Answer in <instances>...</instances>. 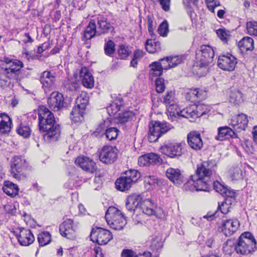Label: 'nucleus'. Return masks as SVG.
Wrapping results in <instances>:
<instances>
[{"instance_id":"nucleus-18","label":"nucleus","mask_w":257,"mask_h":257,"mask_svg":"<svg viewBox=\"0 0 257 257\" xmlns=\"http://www.w3.org/2000/svg\"><path fill=\"white\" fill-rule=\"evenodd\" d=\"M248 122L247 116L246 114L241 113L234 116L230 120V124L234 130L236 132H240L245 130Z\"/></svg>"},{"instance_id":"nucleus-33","label":"nucleus","mask_w":257,"mask_h":257,"mask_svg":"<svg viewBox=\"0 0 257 257\" xmlns=\"http://www.w3.org/2000/svg\"><path fill=\"white\" fill-rule=\"evenodd\" d=\"M85 109H82L76 105L73 107L71 113L70 118L74 122H82L84 119L83 115Z\"/></svg>"},{"instance_id":"nucleus-34","label":"nucleus","mask_w":257,"mask_h":257,"mask_svg":"<svg viewBox=\"0 0 257 257\" xmlns=\"http://www.w3.org/2000/svg\"><path fill=\"white\" fill-rule=\"evenodd\" d=\"M150 68L149 78L151 80L157 76H160L163 73V67L160 62H153L150 65Z\"/></svg>"},{"instance_id":"nucleus-21","label":"nucleus","mask_w":257,"mask_h":257,"mask_svg":"<svg viewBox=\"0 0 257 257\" xmlns=\"http://www.w3.org/2000/svg\"><path fill=\"white\" fill-rule=\"evenodd\" d=\"M239 226V222L236 219H226L222 224V231L226 236H229L235 232Z\"/></svg>"},{"instance_id":"nucleus-43","label":"nucleus","mask_w":257,"mask_h":257,"mask_svg":"<svg viewBox=\"0 0 257 257\" xmlns=\"http://www.w3.org/2000/svg\"><path fill=\"white\" fill-rule=\"evenodd\" d=\"M178 116L187 118H195L194 107L192 106L183 109L178 112Z\"/></svg>"},{"instance_id":"nucleus-61","label":"nucleus","mask_w":257,"mask_h":257,"mask_svg":"<svg viewBox=\"0 0 257 257\" xmlns=\"http://www.w3.org/2000/svg\"><path fill=\"white\" fill-rule=\"evenodd\" d=\"M147 25L148 32L151 36H153L154 35V29H153V19L151 16H147Z\"/></svg>"},{"instance_id":"nucleus-23","label":"nucleus","mask_w":257,"mask_h":257,"mask_svg":"<svg viewBox=\"0 0 257 257\" xmlns=\"http://www.w3.org/2000/svg\"><path fill=\"white\" fill-rule=\"evenodd\" d=\"M80 78L83 86L87 88H92L94 86V81L92 75L86 67L81 68L80 71Z\"/></svg>"},{"instance_id":"nucleus-8","label":"nucleus","mask_w":257,"mask_h":257,"mask_svg":"<svg viewBox=\"0 0 257 257\" xmlns=\"http://www.w3.org/2000/svg\"><path fill=\"white\" fill-rule=\"evenodd\" d=\"M90 237L93 242H95L99 245H104L112 239V235L108 230L96 227L92 229Z\"/></svg>"},{"instance_id":"nucleus-45","label":"nucleus","mask_w":257,"mask_h":257,"mask_svg":"<svg viewBox=\"0 0 257 257\" xmlns=\"http://www.w3.org/2000/svg\"><path fill=\"white\" fill-rule=\"evenodd\" d=\"M194 107V111L195 114V118L201 117L204 114H206L209 111L208 107L203 104H200Z\"/></svg>"},{"instance_id":"nucleus-56","label":"nucleus","mask_w":257,"mask_h":257,"mask_svg":"<svg viewBox=\"0 0 257 257\" xmlns=\"http://www.w3.org/2000/svg\"><path fill=\"white\" fill-rule=\"evenodd\" d=\"M169 63L170 64L171 68L177 66L181 64L183 60L181 56L177 55L174 56H168Z\"/></svg>"},{"instance_id":"nucleus-39","label":"nucleus","mask_w":257,"mask_h":257,"mask_svg":"<svg viewBox=\"0 0 257 257\" xmlns=\"http://www.w3.org/2000/svg\"><path fill=\"white\" fill-rule=\"evenodd\" d=\"M122 105L123 101L122 98L115 100L108 106L107 108L108 113L110 115H114L120 110Z\"/></svg>"},{"instance_id":"nucleus-32","label":"nucleus","mask_w":257,"mask_h":257,"mask_svg":"<svg viewBox=\"0 0 257 257\" xmlns=\"http://www.w3.org/2000/svg\"><path fill=\"white\" fill-rule=\"evenodd\" d=\"M116 189L120 191H124L129 190L133 184L124 176L119 177L115 181Z\"/></svg>"},{"instance_id":"nucleus-47","label":"nucleus","mask_w":257,"mask_h":257,"mask_svg":"<svg viewBox=\"0 0 257 257\" xmlns=\"http://www.w3.org/2000/svg\"><path fill=\"white\" fill-rule=\"evenodd\" d=\"M88 102V97L85 93H82L76 99L77 105L82 109H85Z\"/></svg>"},{"instance_id":"nucleus-28","label":"nucleus","mask_w":257,"mask_h":257,"mask_svg":"<svg viewBox=\"0 0 257 257\" xmlns=\"http://www.w3.org/2000/svg\"><path fill=\"white\" fill-rule=\"evenodd\" d=\"M12 120L9 116L5 113L0 114V134H7L11 131Z\"/></svg>"},{"instance_id":"nucleus-29","label":"nucleus","mask_w":257,"mask_h":257,"mask_svg":"<svg viewBox=\"0 0 257 257\" xmlns=\"http://www.w3.org/2000/svg\"><path fill=\"white\" fill-rule=\"evenodd\" d=\"M238 46L242 52L252 51L254 48L253 40L250 37H245L239 41Z\"/></svg>"},{"instance_id":"nucleus-14","label":"nucleus","mask_w":257,"mask_h":257,"mask_svg":"<svg viewBox=\"0 0 257 257\" xmlns=\"http://www.w3.org/2000/svg\"><path fill=\"white\" fill-rule=\"evenodd\" d=\"M59 230L61 234L69 239H74L76 236V232L73 226V221L71 219H67L60 225Z\"/></svg>"},{"instance_id":"nucleus-57","label":"nucleus","mask_w":257,"mask_h":257,"mask_svg":"<svg viewBox=\"0 0 257 257\" xmlns=\"http://www.w3.org/2000/svg\"><path fill=\"white\" fill-rule=\"evenodd\" d=\"M159 34L163 37L167 36L168 32V24L167 21H164L159 26L158 30Z\"/></svg>"},{"instance_id":"nucleus-25","label":"nucleus","mask_w":257,"mask_h":257,"mask_svg":"<svg viewBox=\"0 0 257 257\" xmlns=\"http://www.w3.org/2000/svg\"><path fill=\"white\" fill-rule=\"evenodd\" d=\"M237 134L231 128L228 126L220 127L218 129V135L215 139L223 141L230 138H237Z\"/></svg>"},{"instance_id":"nucleus-30","label":"nucleus","mask_w":257,"mask_h":257,"mask_svg":"<svg viewBox=\"0 0 257 257\" xmlns=\"http://www.w3.org/2000/svg\"><path fill=\"white\" fill-rule=\"evenodd\" d=\"M155 207V204L152 202L151 200L149 199L143 200L140 203L141 209L144 213L148 215L154 214Z\"/></svg>"},{"instance_id":"nucleus-16","label":"nucleus","mask_w":257,"mask_h":257,"mask_svg":"<svg viewBox=\"0 0 257 257\" xmlns=\"http://www.w3.org/2000/svg\"><path fill=\"white\" fill-rule=\"evenodd\" d=\"M49 107L54 111H59L64 107L63 95L57 91L52 92L48 99Z\"/></svg>"},{"instance_id":"nucleus-20","label":"nucleus","mask_w":257,"mask_h":257,"mask_svg":"<svg viewBox=\"0 0 257 257\" xmlns=\"http://www.w3.org/2000/svg\"><path fill=\"white\" fill-rule=\"evenodd\" d=\"M187 142L189 147L195 151L200 150L203 146L201 135L195 131L188 134Z\"/></svg>"},{"instance_id":"nucleus-4","label":"nucleus","mask_w":257,"mask_h":257,"mask_svg":"<svg viewBox=\"0 0 257 257\" xmlns=\"http://www.w3.org/2000/svg\"><path fill=\"white\" fill-rule=\"evenodd\" d=\"M148 140L153 143L158 141L163 134L168 132L172 126L166 121H152L149 124Z\"/></svg>"},{"instance_id":"nucleus-42","label":"nucleus","mask_w":257,"mask_h":257,"mask_svg":"<svg viewBox=\"0 0 257 257\" xmlns=\"http://www.w3.org/2000/svg\"><path fill=\"white\" fill-rule=\"evenodd\" d=\"M38 240L40 246L46 245L51 242V234L47 231L42 232L38 235Z\"/></svg>"},{"instance_id":"nucleus-26","label":"nucleus","mask_w":257,"mask_h":257,"mask_svg":"<svg viewBox=\"0 0 257 257\" xmlns=\"http://www.w3.org/2000/svg\"><path fill=\"white\" fill-rule=\"evenodd\" d=\"M213 185L214 190L222 196L230 198H234L235 196V192L234 191L227 188L219 182H214Z\"/></svg>"},{"instance_id":"nucleus-50","label":"nucleus","mask_w":257,"mask_h":257,"mask_svg":"<svg viewBox=\"0 0 257 257\" xmlns=\"http://www.w3.org/2000/svg\"><path fill=\"white\" fill-rule=\"evenodd\" d=\"M118 132L116 127H110L105 130V135L108 140L112 141L117 138Z\"/></svg>"},{"instance_id":"nucleus-31","label":"nucleus","mask_w":257,"mask_h":257,"mask_svg":"<svg viewBox=\"0 0 257 257\" xmlns=\"http://www.w3.org/2000/svg\"><path fill=\"white\" fill-rule=\"evenodd\" d=\"M141 201V197L137 194H133L129 196L126 201V207L128 210L133 211L140 206Z\"/></svg>"},{"instance_id":"nucleus-64","label":"nucleus","mask_w":257,"mask_h":257,"mask_svg":"<svg viewBox=\"0 0 257 257\" xmlns=\"http://www.w3.org/2000/svg\"><path fill=\"white\" fill-rule=\"evenodd\" d=\"M196 89L197 88H192L189 89L186 95V97L188 99L191 101H196Z\"/></svg>"},{"instance_id":"nucleus-59","label":"nucleus","mask_w":257,"mask_h":257,"mask_svg":"<svg viewBox=\"0 0 257 257\" xmlns=\"http://www.w3.org/2000/svg\"><path fill=\"white\" fill-rule=\"evenodd\" d=\"M205 3L208 9L211 12H214L215 8L220 5L218 0H206Z\"/></svg>"},{"instance_id":"nucleus-40","label":"nucleus","mask_w":257,"mask_h":257,"mask_svg":"<svg viewBox=\"0 0 257 257\" xmlns=\"http://www.w3.org/2000/svg\"><path fill=\"white\" fill-rule=\"evenodd\" d=\"M135 117V114L131 111H125L119 113L117 117V123L124 124L131 120Z\"/></svg>"},{"instance_id":"nucleus-48","label":"nucleus","mask_w":257,"mask_h":257,"mask_svg":"<svg viewBox=\"0 0 257 257\" xmlns=\"http://www.w3.org/2000/svg\"><path fill=\"white\" fill-rule=\"evenodd\" d=\"M17 132L20 136L27 138L30 136L31 131L28 125L21 124L18 126L17 128Z\"/></svg>"},{"instance_id":"nucleus-44","label":"nucleus","mask_w":257,"mask_h":257,"mask_svg":"<svg viewBox=\"0 0 257 257\" xmlns=\"http://www.w3.org/2000/svg\"><path fill=\"white\" fill-rule=\"evenodd\" d=\"M162 102L166 106L176 103L175 92L172 91H168L164 95Z\"/></svg>"},{"instance_id":"nucleus-62","label":"nucleus","mask_w":257,"mask_h":257,"mask_svg":"<svg viewBox=\"0 0 257 257\" xmlns=\"http://www.w3.org/2000/svg\"><path fill=\"white\" fill-rule=\"evenodd\" d=\"M163 67V70H168L171 68L169 58L166 57L160 59L159 61Z\"/></svg>"},{"instance_id":"nucleus-38","label":"nucleus","mask_w":257,"mask_h":257,"mask_svg":"<svg viewBox=\"0 0 257 257\" xmlns=\"http://www.w3.org/2000/svg\"><path fill=\"white\" fill-rule=\"evenodd\" d=\"M146 50L150 53H155L161 50V43L159 41L148 40L146 42Z\"/></svg>"},{"instance_id":"nucleus-37","label":"nucleus","mask_w":257,"mask_h":257,"mask_svg":"<svg viewBox=\"0 0 257 257\" xmlns=\"http://www.w3.org/2000/svg\"><path fill=\"white\" fill-rule=\"evenodd\" d=\"M229 101L234 105H238L243 101V94L239 90L233 89L230 90Z\"/></svg>"},{"instance_id":"nucleus-15","label":"nucleus","mask_w":257,"mask_h":257,"mask_svg":"<svg viewBox=\"0 0 257 257\" xmlns=\"http://www.w3.org/2000/svg\"><path fill=\"white\" fill-rule=\"evenodd\" d=\"M75 164L84 171L93 173L97 170L95 163L91 159L85 156H79L75 160Z\"/></svg>"},{"instance_id":"nucleus-11","label":"nucleus","mask_w":257,"mask_h":257,"mask_svg":"<svg viewBox=\"0 0 257 257\" xmlns=\"http://www.w3.org/2000/svg\"><path fill=\"white\" fill-rule=\"evenodd\" d=\"M191 178L187 183V186H192L190 189L192 191H209L210 189L211 181H208L204 178L192 176Z\"/></svg>"},{"instance_id":"nucleus-27","label":"nucleus","mask_w":257,"mask_h":257,"mask_svg":"<svg viewBox=\"0 0 257 257\" xmlns=\"http://www.w3.org/2000/svg\"><path fill=\"white\" fill-rule=\"evenodd\" d=\"M96 28L95 21L94 20H91L83 33L82 36V41H85L88 40H90L94 37L95 35H99V34H97Z\"/></svg>"},{"instance_id":"nucleus-55","label":"nucleus","mask_w":257,"mask_h":257,"mask_svg":"<svg viewBox=\"0 0 257 257\" xmlns=\"http://www.w3.org/2000/svg\"><path fill=\"white\" fill-rule=\"evenodd\" d=\"M156 91L158 93L163 92L166 88L165 80L164 79L158 77L155 82Z\"/></svg>"},{"instance_id":"nucleus-35","label":"nucleus","mask_w":257,"mask_h":257,"mask_svg":"<svg viewBox=\"0 0 257 257\" xmlns=\"http://www.w3.org/2000/svg\"><path fill=\"white\" fill-rule=\"evenodd\" d=\"M3 190L6 194L12 197L16 196L19 192L18 187L9 181L5 182Z\"/></svg>"},{"instance_id":"nucleus-36","label":"nucleus","mask_w":257,"mask_h":257,"mask_svg":"<svg viewBox=\"0 0 257 257\" xmlns=\"http://www.w3.org/2000/svg\"><path fill=\"white\" fill-rule=\"evenodd\" d=\"M97 23L98 28L102 33H106L111 28V25L108 22L106 18L99 15L97 17Z\"/></svg>"},{"instance_id":"nucleus-1","label":"nucleus","mask_w":257,"mask_h":257,"mask_svg":"<svg viewBox=\"0 0 257 257\" xmlns=\"http://www.w3.org/2000/svg\"><path fill=\"white\" fill-rule=\"evenodd\" d=\"M38 112L40 131L46 132L45 137L50 141H57L60 136V128L56 123L53 114L44 106H39Z\"/></svg>"},{"instance_id":"nucleus-54","label":"nucleus","mask_w":257,"mask_h":257,"mask_svg":"<svg viewBox=\"0 0 257 257\" xmlns=\"http://www.w3.org/2000/svg\"><path fill=\"white\" fill-rule=\"evenodd\" d=\"M130 53L128 47L124 45H120L118 49V56L121 59H126Z\"/></svg>"},{"instance_id":"nucleus-3","label":"nucleus","mask_w":257,"mask_h":257,"mask_svg":"<svg viewBox=\"0 0 257 257\" xmlns=\"http://www.w3.org/2000/svg\"><path fill=\"white\" fill-rule=\"evenodd\" d=\"M105 218L107 224L114 230H122L126 224L123 215L114 207H109L108 208Z\"/></svg>"},{"instance_id":"nucleus-58","label":"nucleus","mask_w":257,"mask_h":257,"mask_svg":"<svg viewBox=\"0 0 257 257\" xmlns=\"http://www.w3.org/2000/svg\"><path fill=\"white\" fill-rule=\"evenodd\" d=\"M231 176L233 180L240 179L242 177V171L239 167H235L231 171Z\"/></svg>"},{"instance_id":"nucleus-19","label":"nucleus","mask_w":257,"mask_h":257,"mask_svg":"<svg viewBox=\"0 0 257 257\" xmlns=\"http://www.w3.org/2000/svg\"><path fill=\"white\" fill-rule=\"evenodd\" d=\"M162 162V160L160 156L153 153L142 155L138 159V163L140 166L160 164Z\"/></svg>"},{"instance_id":"nucleus-13","label":"nucleus","mask_w":257,"mask_h":257,"mask_svg":"<svg viewBox=\"0 0 257 257\" xmlns=\"http://www.w3.org/2000/svg\"><path fill=\"white\" fill-rule=\"evenodd\" d=\"M56 79L55 73L50 71H44L40 75V82L46 92H49L54 88Z\"/></svg>"},{"instance_id":"nucleus-6","label":"nucleus","mask_w":257,"mask_h":257,"mask_svg":"<svg viewBox=\"0 0 257 257\" xmlns=\"http://www.w3.org/2000/svg\"><path fill=\"white\" fill-rule=\"evenodd\" d=\"M216 167L217 163L215 160L204 161L197 165L196 175H195L197 177L211 181L210 177L215 171V168Z\"/></svg>"},{"instance_id":"nucleus-24","label":"nucleus","mask_w":257,"mask_h":257,"mask_svg":"<svg viewBox=\"0 0 257 257\" xmlns=\"http://www.w3.org/2000/svg\"><path fill=\"white\" fill-rule=\"evenodd\" d=\"M167 178L173 183L180 185L183 182V176L178 169L170 168L166 172Z\"/></svg>"},{"instance_id":"nucleus-5","label":"nucleus","mask_w":257,"mask_h":257,"mask_svg":"<svg viewBox=\"0 0 257 257\" xmlns=\"http://www.w3.org/2000/svg\"><path fill=\"white\" fill-rule=\"evenodd\" d=\"M214 56L213 48L209 45H202L200 47L199 52L197 54V67L200 69L204 68L205 73L207 72V66L212 62Z\"/></svg>"},{"instance_id":"nucleus-60","label":"nucleus","mask_w":257,"mask_h":257,"mask_svg":"<svg viewBox=\"0 0 257 257\" xmlns=\"http://www.w3.org/2000/svg\"><path fill=\"white\" fill-rule=\"evenodd\" d=\"M121 257H138L136 252L132 249H124L121 253Z\"/></svg>"},{"instance_id":"nucleus-10","label":"nucleus","mask_w":257,"mask_h":257,"mask_svg":"<svg viewBox=\"0 0 257 257\" xmlns=\"http://www.w3.org/2000/svg\"><path fill=\"white\" fill-rule=\"evenodd\" d=\"M159 150L161 153L171 158L182 155V146L179 143H166L160 147Z\"/></svg>"},{"instance_id":"nucleus-7","label":"nucleus","mask_w":257,"mask_h":257,"mask_svg":"<svg viewBox=\"0 0 257 257\" xmlns=\"http://www.w3.org/2000/svg\"><path fill=\"white\" fill-rule=\"evenodd\" d=\"M99 159L103 163L111 164L117 158L118 150L112 146H104L98 151Z\"/></svg>"},{"instance_id":"nucleus-51","label":"nucleus","mask_w":257,"mask_h":257,"mask_svg":"<svg viewBox=\"0 0 257 257\" xmlns=\"http://www.w3.org/2000/svg\"><path fill=\"white\" fill-rule=\"evenodd\" d=\"M65 87L70 91H76L79 87V83L75 79H68L64 83Z\"/></svg>"},{"instance_id":"nucleus-63","label":"nucleus","mask_w":257,"mask_h":257,"mask_svg":"<svg viewBox=\"0 0 257 257\" xmlns=\"http://www.w3.org/2000/svg\"><path fill=\"white\" fill-rule=\"evenodd\" d=\"M74 7L78 10H82L85 7L86 0H73Z\"/></svg>"},{"instance_id":"nucleus-52","label":"nucleus","mask_w":257,"mask_h":257,"mask_svg":"<svg viewBox=\"0 0 257 257\" xmlns=\"http://www.w3.org/2000/svg\"><path fill=\"white\" fill-rule=\"evenodd\" d=\"M247 33L250 35L257 37V22H249L246 23Z\"/></svg>"},{"instance_id":"nucleus-53","label":"nucleus","mask_w":257,"mask_h":257,"mask_svg":"<svg viewBox=\"0 0 257 257\" xmlns=\"http://www.w3.org/2000/svg\"><path fill=\"white\" fill-rule=\"evenodd\" d=\"M167 108V114L168 115L171 117V118L173 119V117H176V115L177 114L178 116V111L177 110L178 106L177 105V102L175 103V104H172L166 106Z\"/></svg>"},{"instance_id":"nucleus-46","label":"nucleus","mask_w":257,"mask_h":257,"mask_svg":"<svg viewBox=\"0 0 257 257\" xmlns=\"http://www.w3.org/2000/svg\"><path fill=\"white\" fill-rule=\"evenodd\" d=\"M127 179L133 184L136 183L138 180L140 178V173L136 170H130L126 171L124 176Z\"/></svg>"},{"instance_id":"nucleus-9","label":"nucleus","mask_w":257,"mask_h":257,"mask_svg":"<svg viewBox=\"0 0 257 257\" xmlns=\"http://www.w3.org/2000/svg\"><path fill=\"white\" fill-rule=\"evenodd\" d=\"M24 67L22 62L19 60L14 61L10 66H6L1 69L2 74L7 78L17 80L21 69Z\"/></svg>"},{"instance_id":"nucleus-12","label":"nucleus","mask_w":257,"mask_h":257,"mask_svg":"<svg viewBox=\"0 0 257 257\" xmlns=\"http://www.w3.org/2000/svg\"><path fill=\"white\" fill-rule=\"evenodd\" d=\"M236 64V59L229 53L220 56L217 62V65L220 69L227 71L234 70Z\"/></svg>"},{"instance_id":"nucleus-17","label":"nucleus","mask_w":257,"mask_h":257,"mask_svg":"<svg viewBox=\"0 0 257 257\" xmlns=\"http://www.w3.org/2000/svg\"><path fill=\"white\" fill-rule=\"evenodd\" d=\"M25 160L21 157L16 156L13 159L11 167V172L13 176L18 180H20L21 179L20 173L25 168Z\"/></svg>"},{"instance_id":"nucleus-41","label":"nucleus","mask_w":257,"mask_h":257,"mask_svg":"<svg viewBox=\"0 0 257 257\" xmlns=\"http://www.w3.org/2000/svg\"><path fill=\"white\" fill-rule=\"evenodd\" d=\"M233 198L227 197L225 201L222 202L221 204L218 205V209L223 214H227L231 208L232 201L233 200Z\"/></svg>"},{"instance_id":"nucleus-49","label":"nucleus","mask_w":257,"mask_h":257,"mask_svg":"<svg viewBox=\"0 0 257 257\" xmlns=\"http://www.w3.org/2000/svg\"><path fill=\"white\" fill-rule=\"evenodd\" d=\"M104 50L107 56L112 57L115 51L114 43L112 40L108 41L104 45Z\"/></svg>"},{"instance_id":"nucleus-22","label":"nucleus","mask_w":257,"mask_h":257,"mask_svg":"<svg viewBox=\"0 0 257 257\" xmlns=\"http://www.w3.org/2000/svg\"><path fill=\"white\" fill-rule=\"evenodd\" d=\"M20 243L24 246H27L32 243L35 239L32 233L29 229H21L18 235H16Z\"/></svg>"},{"instance_id":"nucleus-2","label":"nucleus","mask_w":257,"mask_h":257,"mask_svg":"<svg viewBox=\"0 0 257 257\" xmlns=\"http://www.w3.org/2000/svg\"><path fill=\"white\" fill-rule=\"evenodd\" d=\"M256 241L252 234L249 232H245L239 237L235 246L237 253L245 255L254 251Z\"/></svg>"}]
</instances>
